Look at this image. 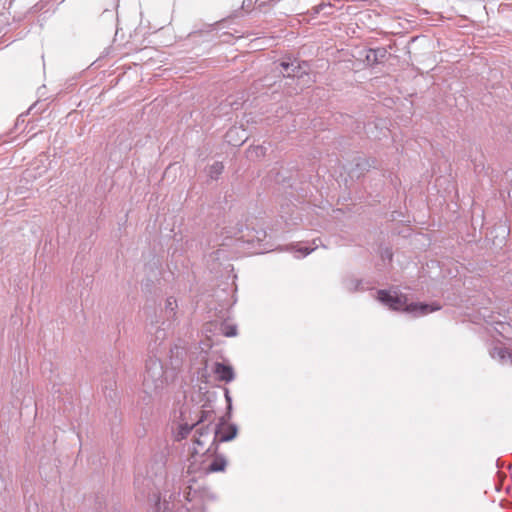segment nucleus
Masks as SVG:
<instances>
[{
    "label": "nucleus",
    "instance_id": "f257e3e1",
    "mask_svg": "<svg viewBox=\"0 0 512 512\" xmlns=\"http://www.w3.org/2000/svg\"><path fill=\"white\" fill-rule=\"evenodd\" d=\"M162 361L156 356H149L145 364L143 375V392L153 398L160 394L166 384V377Z\"/></svg>",
    "mask_w": 512,
    "mask_h": 512
},
{
    "label": "nucleus",
    "instance_id": "f03ea898",
    "mask_svg": "<svg viewBox=\"0 0 512 512\" xmlns=\"http://www.w3.org/2000/svg\"><path fill=\"white\" fill-rule=\"evenodd\" d=\"M230 418H227L226 415L220 417L219 422L214 425V436L212 438V442L207 448V452L218 451V443L219 442H228L233 440L238 433V427L236 424L228 423Z\"/></svg>",
    "mask_w": 512,
    "mask_h": 512
},
{
    "label": "nucleus",
    "instance_id": "7ed1b4c3",
    "mask_svg": "<svg viewBox=\"0 0 512 512\" xmlns=\"http://www.w3.org/2000/svg\"><path fill=\"white\" fill-rule=\"evenodd\" d=\"M377 300L395 311L405 312V306L408 305V298L406 295L386 289L377 291Z\"/></svg>",
    "mask_w": 512,
    "mask_h": 512
},
{
    "label": "nucleus",
    "instance_id": "20e7f679",
    "mask_svg": "<svg viewBox=\"0 0 512 512\" xmlns=\"http://www.w3.org/2000/svg\"><path fill=\"white\" fill-rule=\"evenodd\" d=\"M280 67L286 72L284 76L288 78H301L304 75H307L309 70V64L307 61H298L297 59H293L292 61H282L280 63Z\"/></svg>",
    "mask_w": 512,
    "mask_h": 512
},
{
    "label": "nucleus",
    "instance_id": "39448f33",
    "mask_svg": "<svg viewBox=\"0 0 512 512\" xmlns=\"http://www.w3.org/2000/svg\"><path fill=\"white\" fill-rule=\"evenodd\" d=\"M378 161L375 158H365L357 156L351 162L350 173L353 176L360 177L371 168H377Z\"/></svg>",
    "mask_w": 512,
    "mask_h": 512
},
{
    "label": "nucleus",
    "instance_id": "423d86ee",
    "mask_svg": "<svg viewBox=\"0 0 512 512\" xmlns=\"http://www.w3.org/2000/svg\"><path fill=\"white\" fill-rule=\"evenodd\" d=\"M193 454H211L214 456L213 460L211 461V463L208 465V467L206 468L207 472H210V473H215V472H223L225 471L226 469V466H227V460L226 458L221 455V454H218L217 452L214 453V452H207V449L203 450L202 449H198L196 447L193 448Z\"/></svg>",
    "mask_w": 512,
    "mask_h": 512
},
{
    "label": "nucleus",
    "instance_id": "0eeeda50",
    "mask_svg": "<svg viewBox=\"0 0 512 512\" xmlns=\"http://www.w3.org/2000/svg\"><path fill=\"white\" fill-rule=\"evenodd\" d=\"M440 309H441V306L436 302H433L430 304L416 302V303H410L407 306H405V312L413 313L416 316L427 315L431 312H434V311H437Z\"/></svg>",
    "mask_w": 512,
    "mask_h": 512
},
{
    "label": "nucleus",
    "instance_id": "6e6552de",
    "mask_svg": "<svg viewBox=\"0 0 512 512\" xmlns=\"http://www.w3.org/2000/svg\"><path fill=\"white\" fill-rule=\"evenodd\" d=\"M214 434V425L206 424L196 426L195 435H194V444L197 445L196 448L204 449V444L207 440L210 439L211 434Z\"/></svg>",
    "mask_w": 512,
    "mask_h": 512
},
{
    "label": "nucleus",
    "instance_id": "1a4fd4ad",
    "mask_svg": "<svg viewBox=\"0 0 512 512\" xmlns=\"http://www.w3.org/2000/svg\"><path fill=\"white\" fill-rule=\"evenodd\" d=\"M213 372L216 374L218 380L225 383L232 382L235 378L233 367L222 362H216L214 364Z\"/></svg>",
    "mask_w": 512,
    "mask_h": 512
},
{
    "label": "nucleus",
    "instance_id": "9d476101",
    "mask_svg": "<svg viewBox=\"0 0 512 512\" xmlns=\"http://www.w3.org/2000/svg\"><path fill=\"white\" fill-rule=\"evenodd\" d=\"M387 49L384 47H379L375 49H369L367 51L365 60L371 66L382 63L383 60L387 57Z\"/></svg>",
    "mask_w": 512,
    "mask_h": 512
},
{
    "label": "nucleus",
    "instance_id": "9b49d317",
    "mask_svg": "<svg viewBox=\"0 0 512 512\" xmlns=\"http://www.w3.org/2000/svg\"><path fill=\"white\" fill-rule=\"evenodd\" d=\"M491 356L502 364L512 365V350L509 348L494 347Z\"/></svg>",
    "mask_w": 512,
    "mask_h": 512
},
{
    "label": "nucleus",
    "instance_id": "f8f14e48",
    "mask_svg": "<svg viewBox=\"0 0 512 512\" xmlns=\"http://www.w3.org/2000/svg\"><path fill=\"white\" fill-rule=\"evenodd\" d=\"M176 308H177L176 300L173 297L167 298L166 303H165V309H164V313H165L167 320L174 318V316L176 314V312H175Z\"/></svg>",
    "mask_w": 512,
    "mask_h": 512
},
{
    "label": "nucleus",
    "instance_id": "ddd939ff",
    "mask_svg": "<svg viewBox=\"0 0 512 512\" xmlns=\"http://www.w3.org/2000/svg\"><path fill=\"white\" fill-rule=\"evenodd\" d=\"M196 426H197L196 423L192 424V425H190L188 423L181 424L179 426V430L176 434L175 439L177 441H181V440L185 439Z\"/></svg>",
    "mask_w": 512,
    "mask_h": 512
},
{
    "label": "nucleus",
    "instance_id": "4468645a",
    "mask_svg": "<svg viewBox=\"0 0 512 512\" xmlns=\"http://www.w3.org/2000/svg\"><path fill=\"white\" fill-rule=\"evenodd\" d=\"M224 165L222 162L213 163L208 170V175L211 179H217L219 175L223 172Z\"/></svg>",
    "mask_w": 512,
    "mask_h": 512
},
{
    "label": "nucleus",
    "instance_id": "2eb2a0df",
    "mask_svg": "<svg viewBox=\"0 0 512 512\" xmlns=\"http://www.w3.org/2000/svg\"><path fill=\"white\" fill-rule=\"evenodd\" d=\"M200 414L201 415H200L198 421L196 422L197 426L202 425L204 422H208V424L213 425V421H214V412L213 411L202 410L200 412Z\"/></svg>",
    "mask_w": 512,
    "mask_h": 512
},
{
    "label": "nucleus",
    "instance_id": "dca6fc26",
    "mask_svg": "<svg viewBox=\"0 0 512 512\" xmlns=\"http://www.w3.org/2000/svg\"><path fill=\"white\" fill-rule=\"evenodd\" d=\"M220 331L226 337H234L237 335V327L236 325H231L228 323H222L220 327Z\"/></svg>",
    "mask_w": 512,
    "mask_h": 512
},
{
    "label": "nucleus",
    "instance_id": "f3484780",
    "mask_svg": "<svg viewBox=\"0 0 512 512\" xmlns=\"http://www.w3.org/2000/svg\"><path fill=\"white\" fill-rule=\"evenodd\" d=\"M267 149H268V147H266L264 144L263 145H257V146L251 147L249 149V154H250V156L255 154L256 158H261V157H264L266 155Z\"/></svg>",
    "mask_w": 512,
    "mask_h": 512
},
{
    "label": "nucleus",
    "instance_id": "a211bd4d",
    "mask_svg": "<svg viewBox=\"0 0 512 512\" xmlns=\"http://www.w3.org/2000/svg\"><path fill=\"white\" fill-rule=\"evenodd\" d=\"M361 280L349 279L345 282L346 289L349 291H357L360 289Z\"/></svg>",
    "mask_w": 512,
    "mask_h": 512
},
{
    "label": "nucleus",
    "instance_id": "6ab92c4d",
    "mask_svg": "<svg viewBox=\"0 0 512 512\" xmlns=\"http://www.w3.org/2000/svg\"><path fill=\"white\" fill-rule=\"evenodd\" d=\"M224 393H225V400L227 402V411L225 413V415L227 416V418H231V414H232V398L230 396V392L227 388L224 389Z\"/></svg>",
    "mask_w": 512,
    "mask_h": 512
},
{
    "label": "nucleus",
    "instance_id": "aec40b11",
    "mask_svg": "<svg viewBox=\"0 0 512 512\" xmlns=\"http://www.w3.org/2000/svg\"><path fill=\"white\" fill-rule=\"evenodd\" d=\"M165 337H166L165 329L160 328V327L156 328V330H155V338H156L155 342L157 340H163Z\"/></svg>",
    "mask_w": 512,
    "mask_h": 512
},
{
    "label": "nucleus",
    "instance_id": "412c9836",
    "mask_svg": "<svg viewBox=\"0 0 512 512\" xmlns=\"http://www.w3.org/2000/svg\"><path fill=\"white\" fill-rule=\"evenodd\" d=\"M256 240L258 242H262L265 240L266 238V232L264 230H259V231H256V236H255Z\"/></svg>",
    "mask_w": 512,
    "mask_h": 512
},
{
    "label": "nucleus",
    "instance_id": "4be33fe9",
    "mask_svg": "<svg viewBox=\"0 0 512 512\" xmlns=\"http://www.w3.org/2000/svg\"><path fill=\"white\" fill-rule=\"evenodd\" d=\"M326 7H329V8H330V7H331V5H330V4H324V3H321V4H319V5H317V6H315V7L313 8V9H314V13H315V14H319V13H320L324 8H326Z\"/></svg>",
    "mask_w": 512,
    "mask_h": 512
},
{
    "label": "nucleus",
    "instance_id": "5701e85b",
    "mask_svg": "<svg viewBox=\"0 0 512 512\" xmlns=\"http://www.w3.org/2000/svg\"><path fill=\"white\" fill-rule=\"evenodd\" d=\"M314 250V248H308L307 246H301L299 248V252H301L304 256L310 254L312 251Z\"/></svg>",
    "mask_w": 512,
    "mask_h": 512
},
{
    "label": "nucleus",
    "instance_id": "b1692460",
    "mask_svg": "<svg viewBox=\"0 0 512 512\" xmlns=\"http://www.w3.org/2000/svg\"><path fill=\"white\" fill-rule=\"evenodd\" d=\"M191 490H192V488H191L190 486H188V487L184 490V498H185V500H187V501H191V498H190Z\"/></svg>",
    "mask_w": 512,
    "mask_h": 512
},
{
    "label": "nucleus",
    "instance_id": "393cba45",
    "mask_svg": "<svg viewBox=\"0 0 512 512\" xmlns=\"http://www.w3.org/2000/svg\"><path fill=\"white\" fill-rule=\"evenodd\" d=\"M25 121V114H20L17 118L16 124L18 125L20 122L23 123Z\"/></svg>",
    "mask_w": 512,
    "mask_h": 512
},
{
    "label": "nucleus",
    "instance_id": "a878e982",
    "mask_svg": "<svg viewBox=\"0 0 512 512\" xmlns=\"http://www.w3.org/2000/svg\"><path fill=\"white\" fill-rule=\"evenodd\" d=\"M150 326H151L150 329H152L154 327V321L153 320H151ZM149 331L151 332V330H149Z\"/></svg>",
    "mask_w": 512,
    "mask_h": 512
}]
</instances>
